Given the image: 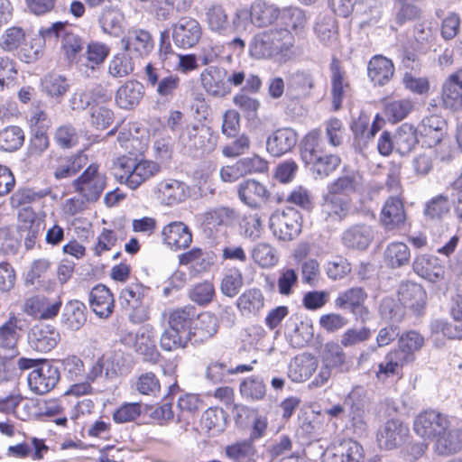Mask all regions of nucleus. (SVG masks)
Instances as JSON below:
<instances>
[{
    "label": "nucleus",
    "mask_w": 462,
    "mask_h": 462,
    "mask_svg": "<svg viewBox=\"0 0 462 462\" xmlns=\"http://www.w3.org/2000/svg\"><path fill=\"white\" fill-rule=\"evenodd\" d=\"M180 139L185 148L199 154L212 152L217 143V137L212 128L201 122L188 125L180 134Z\"/></svg>",
    "instance_id": "3"
},
{
    "label": "nucleus",
    "mask_w": 462,
    "mask_h": 462,
    "mask_svg": "<svg viewBox=\"0 0 462 462\" xmlns=\"http://www.w3.org/2000/svg\"><path fill=\"white\" fill-rule=\"evenodd\" d=\"M412 267L417 274L430 282H436L444 274L443 267L438 263V259L428 254L417 256Z\"/></svg>",
    "instance_id": "41"
},
{
    "label": "nucleus",
    "mask_w": 462,
    "mask_h": 462,
    "mask_svg": "<svg viewBox=\"0 0 462 462\" xmlns=\"http://www.w3.org/2000/svg\"><path fill=\"white\" fill-rule=\"evenodd\" d=\"M434 451L440 456H450L462 450V427L449 424L445 433L433 444Z\"/></svg>",
    "instance_id": "28"
},
{
    "label": "nucleus",
    "mask_w": 462,
    "mask_h": 462,
    "mask_svg": "<svg viewBox=\"0 0 462 462\" xmlns=\"http://www.w3.org/2000/svg\"><path fill=\"white\" fill-rule=\"evenodd\" d=\"M106 185V175L99 171L97 164H90L72 182L74 190L87 202L97 201L104 191Z\"/></svg>",
    "instance_id": "6"
},
{
    "label": "nucleus",
    "mask_w": 462,
    "mask_h": 462,
    "mask_svg": "<svg viewBox=\"0 0 462 462\" xmlns=\"http://www.w3.org/2000/svg\"><path fill=\"white\" fill-rule=\"evenodd\" d=\"M43 92L53 98H62L69 89L68 79L58 74H48L42 79Z\"/></svg>",
    "instance_id": "55"
},
{
    "label": "nucleus",
    "mask_w": 462,
    "mask_h": 462,
    "mask_svg": "<svg viewBox=\"0 0 462 462\" xmlns=\"http://www.w3.org/2000/svg\"><path fill=\"white\" fill-rule=\"evenodd\" d=\"M350 210V199L346 196L328 190V194L324 197L322 205V212L328 217L335 220H342L345 218Z\"/></svg>",
    "instance_id": "33"
},
{
    "label": "nucleus",
    "mask_w": 462,
    "mask_h": 462,
    "mask_svg": "<svg viewBox=\"0 0 462 462\" xmlns=\"http://www.w3.org/2000/svg\"><path fill=\"white\" fill-rule=\"evenodd\" d=\"M156 198L166 206L183 202L189 196L188 186L175 179H164L154 187Z\"/></svg>",
    "instance_id": "17"
},
{
    "label": "nucleus",
    "mask_w": 462,
    "mask_h": 462,
    "mask_svg": "<svg viewBox=\"0 0 462 462\" xmlns=\"http://www.w3.org/2000/svg\"><path fill=\"white\" fill-rule=\"evenodd\" d=\"M203 35L199 22L190 16L180 18L171 25V38L177 48L188 50L195 47Z\"/></svg>",
    "instance_id": "9"
},
{
    "label": "nucleus",
    "mask_w": 462,
    "mask_h": 462,
    "mask_svg": "<svg viewBox=\"0 0 462 462\" xmlns=\"http://www.w3.org/2000/svg\"><path fill=\"white\" fill-rule=\"evenodd\" d=\"M143 289L139 284H130L121 291L120 302L130 310L129 318L134 323H142L149 319V312L143 303Z\"/></svg>",
    "instance_id": "13"
},
{
    "label": "nucleus",
    "mask_w": 462,
    "mask_h": 462,
    "mask_svg": "<svg viewBox=\"0 0 462 462\" xmlns=\"http://www.w3.org/2000/svg\"><path fill=\"white\" fill-rule=\"evenodd\" d=\"M423 345L424 338L420 334L416 331H409L400 337L396 350L411 363L415 359V353L418 352Z\"/></svg>",
    "instance_id": "51"
},
{
    "label": "nucleus",
    "mask_w": 462,
    "mask_h": 462,
    "mask_svg": "<svg viewBox=\"0 0 462 462\" xmlns=\"http://www.w3.org/2000/svg\"><path fill=\"white\" fill-rule=\"evenodd\" d=\"M366 292L360 287L342 291L335 300V306L341 310H349L353 314L360 313L363 319L367 318L368 310L364 306Z\"/></svg>",
    "instance_id": "24"
},
{
    "label": "nucleus",
    "mask_w": 462,
    "mask_h": 462,
    "mask_svg": "<svg viewBox=\"0 0 462 462\" xmlns=\"http://www.w3.org/2000/svg\"><path fill=\"white\" fill-rule=\"evenodd\" d=\"M445 120L438 116L432 115L424 117L419 125V132L425 138V143L429 146L438 144L445 134Z\"/></svg>",
    "instance_id": "36"
},
{
    "label": "nucleus",
    "mask_w": 462,
    "mask_h": 462,
    "mask_svg": "<svg viewBox=\"0 0 462 462\" xmlns=\"http://www.w3.org/2000/svg\"><path fill=\"white\" fill-rule=\"evenodd\" d=\"M47 450L48 447L42 439L32 438L31 443L23 442L8 447L6 455L16 458L31 457L34 460H40Z\"/></svg>",
    "instance_id": "40"
},
{
    "label": "nucleus",
    "mask_w": 462,
    "mask_h": 462,
    "mask_svg": "<svg viewBox=\"0 0 462 462\" xmlns=\"http://www.w3.org/2000/svg\"><path fill=\"white\" fill-rule=\"evenodd\" d=\"M394 66L391 60L382 56H374L367 65V75L374 85L384 86L393 78Z\"/></svg>",
    "instance_id": "30"
},
{
    "label": "nucleus",
    "mask_w": 462,
    "mask_h": 462,
    "mask_svg": "<svg viewBox=\"0 0 462 462\" xmlns=\"http://www.w3.org/2000/svg\"><path fill=\"white\" fill-rule=\"evenodd\" d=\"M238 196L245 204L256 208L268 199V191L261 182L255 180H246L240 183Z\"/></svg>",
    "instance_id": "35"
},
{
    "label": "nucleus",
    "mask_w": 462,
    "mask_h": 462,
    "mask_svg": "<svg viewBox=\"0 0 462 462\" xmlns=\"http://www.w3.org/2000/svg\"><path fill=\"white\" fill-rule=\"evenodd\" d=\"M320 358L322 364L336 369L339 372H347L346 356L342 349V346L336 342H327L321 349Z\"/></svg>",
    "instance_id": "39"
},
{
    "label": "nucleus",
    "mask_w": 462,
    "mask_h": 462,
    "mask_svg": "<svg viewBox=\"0 0 462 462\" xmlns=\"http://www.w3.org/2000/svg\"><path fill=\"white\" fill-rule=\"evenodd\" d=\"M188 341H190L189 333L186 334L181 330H175L169 326L164 329L160 337L161 347L166 351L184 348Z\"/></svg>",
    "instance_id": "61"
},
{
    "label": "nucleus",
    "mask_w": 462,
    "mask_h": 462,
    "mask_svg": "<svg viewBox=\"0 0 462 462\" xmlns=\"http://www.w3.org/2000/svg\"><path fill=\"white\" fill-rule=\"evenodd\" d=\"M331 72L332 106L334 110H338L341 107L343 98L349 91V84L346 79L345 72L336 60L331 64Z\"/></svg>",
    "instance_id": "42"
},
{
    "label": "nucleus",
    "mask_w": 462,
    "mask_h": 462,
    "mask_svg": "<svg viewBox=\"0 0 462 462\" xmlns=\"http://www.w3.org/2000/svg\"><path fill=\"white\" fill-rule=\"evenodd\" d=\"M88 300L92 310L99 318L106 319L113 313L114 297L105 285L95 286L89 292Z\"/></svg>",
    "instance_id": "27"
},
{
    "label": "nucleus",
    "mask_w": 462,
    "mask_h": 462,
    "mask_svg": "<svg viewBox=\"0 0 462 462\" xmlns=\"http://www.w3.org/2000/svg\"><path fill=\"white\" fill-rule=\"evenodd\" d=\"M450 422L447 415L435 410H428L417 415L413 421V430L423 439L436 443Z\"/></svg>",
    "instance_id": "7"
},
{
    "label": "nucleus",
    "mask_w": 462,
    "mask_h": 462,
    "mask_svg": "<svg viewBox=\"0 0 462 462\" xmlns=\"http://www.w3.org/2000/svg\"><path fill=\"white\" fill-rule=\"evenodd\" d=\"M236 307L245 317L256 316L264 307V296L259 289L246 290L238 297Z\"/></svg>",
    "instance_id": "37"
},
{
    "label": "nucleus",
    "mask_w": 462,
    "mask_h": 462,
    "mask_svg": "<svg viewBox=\"0 0 462 462\" xmlns=\"http://www.w3.org/2000/svg\"><path fill=\"white\" fill-rule=\"evenodd\" d=\"M406 215L402 201L397 197H390L381 211V222L387 229L400 227L404 224Z\"/></svg>",
    "instance_id": "31"
},
{
    "label": "nucleus",
    "mask_w": 462,
    "mask_h": 462,
    "mask_svg": "<svg viewBox=\"0 0 462 462\" xmlns=\"http://www.w3.org/2000/svg\"><path fill=\"white\" fill-rule=\"evenodd\" d=\"M110 53V48L104 42L92 41L86 48V67L91 70L99 68Z\"/></svg>",
    "instance_id": "56"
},
{
    "label": "nucleus",
    "mask_w": 462,
    "mask_h": 462,
    "mask_svg": "<svg viewBox=\"0 0 462 462\" xmlns=\"http://www.w3.org/2000/svg\"><path fill=\"white\" fill-rule=\"evenodd\" d=\"M270 228L280 240L291 241L301 232V217L294 208L276 211L270 217Z\"/></svg>",
    "instance_id": "8"
},
{
    "label": "nucleus",
    "mask_w": 462,
    "mask_h": 462,
    "mask_svg": "<svg viewBox=\"0 0 462 462\" xmlns=\"http://www.w3.org/2000/svg\"><path fill=\"white\" fill-rule=\"evenodd\" d=\"M67 22H56L50 27L42 29L41 33L44 39H61L60 47L66 58L73 62L77 60L78 55L84 47L83 39L68 28Z\"/></svg>",
    "instance_id": "4"
},
{
    "label": "nucleus",
    "mask_w": 462,
    "mask_h": 462,
    "mask_svg": "<svg viewBox=\"0 0 462 462\" xmlns=\"http://www.w3.org/2000/svg\"><path fill=\"white\" fill-rule=\"evenodd\" d=\"M365 182L360 172L352 171L345 172L342 176L337 178L330 186L329 189L334 192L346 196L352 193L363 195L365 190Z\"/></svg>",
    "instance_id": "32"
},
{
    "label": "nucleus",
    "mask_w": 462,
    "mask_h": 462,
    "mask_svg": "<svg viewBox=\"0 0 462 462\" xmlns=\"http://www.w3.org/2000/svg\"><path fill=\"white\" fill-rule=\"evenodd\" d=\"M324 462H363V447L355 440L344 439L326 449Z\"/></svg>",
    "instance_id": "15"
},
{
    "label": "nucleus",
    "mask_w": 462,
    "mask_h": 462,
    "mask_svg": "<svg viewBox=\"0 0 462 462\" xmlns=\"http://www.w3.org/2000/svg\"><path fill=\"white\" fill-rule=\"evenodd\" d=\"M24 140L23 130L18 126H9L0 132V148L13 152L19 149Z\"/></svg>",
    "instance_id": "64"
},
{
    "label": "nucleus",
    "mask_w": 462,
    "mask_h": 462,
    "mask_svg": "<svg viewBox=\"0 0 462 462\" xmlns=\"http://www.w3.org/2000/svg\"><path fill=\"white\" fill-rule=\"evenodd\" d=\"M87 163V157L83 154H77L59 161L57 166L49 164L53 170L55 179L61 180L71 177L78 173Z\"/></svg>",
    "instance_id": "47"
},
{
    "label": "nucleus",
    "mask_w": 462,
    "mask_h": 462,
    "mask_svg": "<svg viewBox=\"0 0 462 462\" xmlns=\"http://www.w3.org/2000/svg\"><path fill=\"white\" fill-rule=\"evenodd\" d=\"M61 307V300H50L42 295H36L27 299L23 310V311L35 319H49L56 317Z\"/></svg>",
    "instance_id": "20"
},
{
    "label": "nucleus",
    "mask_w": 462,
    "mask_h": 462,
    "mask_svg": "<svg viewBox=\"0 0 462 462\" xmlns=\"http://www.w3.org/2000/svg\"><path fill=\"white\" fill-rule=\"evenodd\" d=\"M324 143L319 130H312L303 138L300 143V157L304 162H311L324 152Z\"/></svg>",
    "instance_id": "45"
},
{
    "label": "nucleus",
    "mask_w": 462,
    "mask_h": 462,
    "mask_svg": "<svg viewBox=\"0 0 462 462\" xmlns=\"http://www.w3.org/2000/svg\"><path fill=\"white\" fill-rule=\"evenodd\" d=\"M17 319L16 318H10L0 328V348L9 351L10 356L16 355V344H17Z\"/></svg>",
    "instance_id": "63"
},
{
    "label": "nucleus",
    "mask_w": 462,
    "mask_h": 462,
    "mask_svg": "<svg viewBox=\"0 0 462 462\" xmlns=\"http://www.w3.org/2000/svg\"><path fill=\"white\" fill-rule=\"evenodd\" d=\"M144 87L137 80H128L117 89L115 101L122 109H132L142 100Z\"/></svg>",
    "instance_id": "29"
},
{
    "label": "nucleus",
    "mask_w": 462,
    "mask_h": 462,
    "mask_svg": "<svg viewBox=\"0 0 462 462\" xmlns=\"http://www.w3.org/2000/svg\"><path fill=\"white\" fill-rule=\"evenodd\" d=\"M115 176L130 189H135L141 184L161 171L158 162L150 160L137 161L135 158L122 156L113 163Z\"/></svg>",
    "instance_id": "1"
},
{
    "label": "nucleus",
    "mask_w": 462,
    "mask_h": 462,
    "mask_svg": "<svg viewBox=\"0 0 462 462\" xmlns=\"http://www.w3.org/2000/svg\"><path fill=\"white\" fill-rule=\"evenodd\" d=\"M297 141L298 134L292 128H280L267 138L266 150L273 156L280 157L291 151Z\"/></svg>",
    "instance_id": "22"
},
{
    "label": "nucleus",
    "mask_w": 462,
    "mask_h": 462,
    "mask_svg": "<svg viewBox=\"0 0 462 462\" xmlns=\"http://www.w3.org/2000/svg\"><path fill=\"white\" fill-rule=\"evenodd\" d=\"M360 388L353 390L346 398L344 403L349 407V418L356 428L362 429L365 425L364 402L358 399Z\"/></svg>",
    "instance_id": "62"
},
{
    "label": "nucleus",
    "mask_w": 462,
    "mask_h": 462,
    "mask_svg": "<svg viewBox=\"0 0 462 462\" xmlns=\"http://www.w3.org/2000/svg\"><path fill=\"white\" fill-rule=\"evenodd\" d=\"M254 262L262 268H270L278 262L277 251L270 244L258 243L251 252Z\"/></svg>",
    "instance_id": "60"
},
{
    "label": "nucleus",
    "mask_w": 462,
    "mask_h": 462,
    "mask_svg": "<svg viewBox=\"0 0 462 462\" xmlns=\"http://www.w3.org/2000/svg\"><path fill=\"white\" fill-rule=\"evenodd\" d=\"M280 11L273 5L256 0L251 6V22L258 26L272 24L279 16Z\"/></svg>",
    "instance_id": "49"
},
{
    "label": "nucleus",
    "mask_w": 462,
    "mask_h": 462,
    "mask_svg": "<svg viewBox=\"0 0 462 462\" xmlns=\"http://www.w3.org/2000/svg\"><path fill=\"white\" fill-rule=\"evenodd\" d=\"M399 301L403 307L419 308L425 300V291L423 288L415 282H403L398 289Z\"/></svg>",
    "instance_id": "43"
},
{
    "label": "nucleus",
    "mask_w": 462,
    "mask_h": 462,
    "mask_svg": "<svg viewBox=\"0 0 462 462\" xmlns=\"http://www.w3.org/2000/svg\"><path fill=\"white\" fill-rule=\"evenodd\" d=\"M314 32L324 44H331L337 40V25L332 14L319 15L314 26Z\"/></svg>",
    "instance_id": "50"
},
{
    "label": "nucleus",
    "mask_w": 462,
    "mask_h": 462,
    "mask_svg": "<svg viewBox=\"0 0 462 462\" xmlns=\"http://www.w3.org/2000/svg\"><path fill=\"white\" fill-rule=\"evenodd\" d=\"M60 339L59 331L49 324H37L28 334L31 347L38 352L46 353L53 349Z\"/></svg>",
    "instance_id": "18"
},
{
    "label": "nucleus",
    "mask_w": 462,
    "mask_h": 462,
    "mask_svg": "<svg viewBox=\"0 0 462 462\" xmlns=\"http://www.w3.org/2000/svg\"><path fill=\"white\" fill-rule=\"evenodd\" d=\"M314 87V80L310 74L298 71L291 75L287 93L292 97L299 98L309 95Z\"/></svg>",
    "instance_id": "53"
},
{
    "label": "nucleus",
    "mask_w": 462,
    "mask_h": 462,
    "mask_svg": "<svg viewBox=\"0 0 462 462\" xmlns=\"http://www.w3.org/2000/svg\"><path fill=\"white\" fill-rule=\"evenodd\" d=\"M291 35L286 29L271 30L256 34L249 46V52L255 59H268L291 46Z\"/></svg>",
    "instance_id": "2"
},
{
    "label": "nucleus",
    "mask_w": 462,
    "mask_h": 462,
    "mask_svg": "<svg viewBox=\"0 0 462 462\" xmlns=\"http://www.w3.org/2000/svg\"><path fill=\"white\" fill-rule=\"evenodd\" d=\"M217 328V319L213 314L209 312L197 314L192 328L189 332L190 340H194L195 343L203 342L213 337Z\"/></svg>",
    "instance_id": "34"
},
{
    "label": "nucleus",
    "mask_w": 462,
    "mask_h": 462,
    "mask_svg": "<svg viewBox=\"0 0 462 462\" xmlns=\"http://www.w3.org/2000/svg\"><path fill=\"white\" fill-rule=\"evenodd\" d=\"M193 0H153L152 9L159 21L169 19L173 9L178 12H186L189 9Z\"/></svg>",
    "instance_id": "54"
},
{
    "label": "nucleus",
    "mask_w": 462,
    "mask_h": 462,
    "mask_svg": "<svg viewBox=\"0 0 462 462\" xmlns=\"http://www.w3.org/2000/svg\"><path fill=\"white\" fill-rule=\"evenodd\" d=\"M202 86L206 92L213 97H224L230 92L226 82V70L221 67L211 66L200 75Z\"/></svg>",
    "instance_id": "21"
},
{
    "label": "nucleus",
    "mask_w": 462,
    "mask_h": 462,
    "mask_svg": "<svg viewBox=\"0 0 462 462\" xmlns=\"http://www.w3.org/2000/svg\"><path fill=\"white\" fill-rule=\"evenodd\" d=\"M134 57L128 52H121L113 56L108 64V74L113 78H124L134 69Z\"/></svg>",
    "instance_id": "58"
},
{
    "label": "nucleus",
    "mask_w": 462,
    "mask_h": 462,
    "mask_svg": "<svg viewBox=\"0 0 462 462\" xmlns=\"http://www.w3.org/2000/svg\"><path fill=\"white\" fill-rule=\"evenodd\" d=\"M60 379L59 368L44 362L29 373L27 382L29 389L32 393L42 395L53 390Z\"/></svg>",
    "instance_id": "11"
},
{
    "label": "nucleus",
    "mask_w": 462,
    "mask_h": 462,
    "mask_svg": "<svg viewBox=\"0 0 462 462\" xmlns=\"http://www.w3.org/2000/svg\"><path fill=\"white\" fill-rule=\"evenodd\" d=\"M341 160L335 154H322L318 158H313L311 162H304L310 166L315 179H325L331 174L340 164Z\"/></svg>",
    "instance_id": "46"
},
{
    "label": "nucleus",
    "mask_w": 462,
    "mask_h": 462,
    "mask_svg": "<svg viewBox=\"0 0 462 462\" xmlns=\"http://www.w3.org/2000/svg\"><path fill=\"white\" fill-rule=\"evenodd\" d=\"M373 239V231L369 226L355 225L346 229L342 236L343 244L348 248L365 249Z\"/></svg>",
    "instance_id": "38"
},
{
    "label": "nucleus",
    "mask_w": 462,
    "mask_h": 462,
    "mask_svg": "<svg viewBox=\"0 0 462 462\" xmlns=\"http://www.w3.org/2000/svg\"><path fill=\"white\" fill-rule=\"evenodd\" d=\"M317 368L316 359L310 356L296 358L290 365L289 377L294 382H303L309 379Z\"/></svg>",
    "instance_id": "59"
},
{
    "label": "nucleus",
    "mask_w": 462,
    "mask_h": 462,
    "mask_svg": "<svg viewBox=\"0 0 462 462\" xmlns=\"http://www.w3.org/2000/svg\"><path fill=\"white\" fill-rule=\"evenodd\" d=\"M144 75L147 84L156 88L157 96L163 101L171 100L180 88V79L177 74L156 68L152 63L145 66Z\"/></svg>",
    "instance_id": "5"
},
{
    "label": "nucleus",
    "mask_w": 462,
    "mask_h": 462,
    "mask_svg": "<svg viewBox=\"0 0 462 462\" xmlns=\"http://www.w3.org/2000/svg\"><path fill=\"white\" fill-rule=\"evenodd\" d=\"M410 362L396 349L387 353L378 365L375 376L379 382L385 383L392 377L402 378L403 366Z\"/></svg>",
    "instance_id": "25"
},
{
    "label": "nucleus",
    "mask_w": 462,
    "mask_h": 462,
    "mask_svg": "<svg viewBox=\"0 0 462 462\" xmlns=\"http://www.w3.org/2000/svg\"><path fill=\"white\" fill-rule=\"evenodd\" d=\"M409 427L400 420H388L377 431V442L381 448L394 449L402 445L409 436Z\"/></svg>",
    "instance_id": "14"
},
{
    "label": "nucleus",
    "mask_w": 462,
    "mask_h": 462,
    "mask_svg": "<svg viewBox=\"0 0 462 462\" xmlns=\"http://www.w3.org/2000/svg\"><path fill=\"white\" fill-rule=\"evenodd\" d=\"M383 259L387 266L401 268L409 264L411 251L408 245L401 242H393L388 245L383 253Z\"/></svg>",
    "instance_id": "48"
},
{
    "label": "nucleus",
    "mask_w": 462,
    "mask_h": 462,
    "mask_svg": "<svg viewBox=\"0 0 462 462\" xmlns=\"http://www.w3.org/2000/svg\"><path fill=\"white\" fill-rule=\"evenodd\" d=\"M257 450L250 440L244 439L228 445L225 455L232 462H256Z\"/></svg>",
    "instance_id": "44"
},
{
    "label": "nucleus",
    "mask_w": 462,
    "mask_h": 462,
    "mask_svg": "<svg viewBox=\"0 0 462 462\" xmlns=\"http://www.w3.org/2000/svg\"><path fill=\"white\" fill-rule=\"evenodd\" d=\"M204 22L208 29L217 35H229L231 33V23L225 8L217 4L212 3L204 8Z\"/></svg>",
    "instance_id": "23"
},
{
    "label": "nucleus",
    "mask_w": 462,
    "mask_h": 462,
    "mask_svg": "<svg viewBox=\"0 0 462 462\" xmlns=\"http://www.w3.org/2000/svg\"><path fill=\"white\" fill-rule=\"evenodd\" d=\"M125 51L136 59L147 58L154 49L152 33L145 29L132 27L127 30L121 39Z\"/></svg>",
    "instance_id": "10"
},
{
    "label": "nucleus",
    "mask_w": 462,
    "mask_h": 462,
    "mask_svg": "<svg viewBox=\"0 0 462 462\" xmlns=\"http://www.w3.org/2000/svg\"><path fill=\"white\" fill-rule=\"evenodd\" d=\"M164 244L173 251L183 250L192 242V233L189 226L180 221L166 225L162 231Z\"/></svg>",
    "instance_id": "19"
},
{
    "label": "nucleus",
    "mask_w": 462,
    "mask_h": 462,
    "mask_svg": "<svg viewBox=\"0 0 462 462\" xmlns=\"http://www.w3.org/2000/svg\"><path fill=\"white\" fill-rule=\"evenodd\" d=\"M140 394L157 396L161 392V383L152 372H144L138 375L131 384Z\"/></svg>",
    "instance_id": "57"
},
{
    "label": "nucleus",
    "mask_w": 462,
    "mask_h": 462,
    "mask_svg": "<svg viewBox=\"0 0 462 462\" xmlns=\"http://www.w3.org/2000/svg\"><path fill=\"white\" fill-rule=\"evenodd\" d=\"M441 104L446 109H462V68L449 74L441 86Z\"/></svg>",
    "instance_id": "16"
},
{
    "label": "nucleus",
    "mask_w": 462,
    "mask_h": 462,
    "mask_svg": "<svg viewBox=\"0 0 462 462\" xmlns=\"http://www.w3.org/2000/svg\"><path fill=\"white\" fill-rule=\"evenodd\" d=\"M196 317L197 310L189 304L171 309L163 314V318L170 328L175 330H181L186 334L191 330Z\"/></svg>",
    "instance_id": "26"
},
{
    "label": "nucleus",
    "mask_w": 462,
    "mask_h": 462,
    "mask_svg": "<svg viewBox=\"0 0 462 462\" xmlns=\"http://www.w3.org/2000/svg\"><path fill=\"white\" fill-rule=\"evenodd\" d=\"M417 129L408 124L402 125L394 134L395 150L401 155L409 153L417 144Z\"/></svg>",
    "instance_id": "52"
},
{
    "label": "nucleus",
    "mask_w": 462,
    "mask_h": 462,
    "mask_svg": "<svg viewBox=\"0 0 462 462\" xmlns=\"http://www.w3.org/2000/svg\"><path fill=\"white\" fill-rule=\"evenodd\" d=\"M205 231L217 232L223 226H232L239 221V213L233 208L218 206L207 209L199 217Z\"/></svg>",
    "instance_id": "12"
}]
</instances>
